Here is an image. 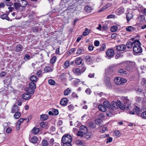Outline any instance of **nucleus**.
Returning <instances> with one entry per match:
<instances>
[{"instance_id": "47", "label": "nucleus", "mask_w": 146, "mask_h": 146, "mask_svg": "<svg viewBox=\"0 0 146 146\" xmlns=\"http://www.w3.org/2000/svg\"><path fill=\"white\" fill-rule=\"evenodd\" d=\"M141 117L142 118L146 119V111H144L141 113Z\"/></svg>"}, {"instance_id": "52", "label": "nucleus", "mask_w": 146, "mask_h": 146, "mask_svg": "<svg viewBox=\"0 0 146 146\" xmlns=\"http://www.w3.org/2000/svg\"><path fill=\"white\" fill-rule=\"evenodd\" d=\"M75 143L77 145H82V143L80 140H77L75 141Z\"/></svg>"}, {"instance_id": "23", "label": "nucleus", "mask_w": 146, "mask_h": 146, "mask_svg": "<svg viewBox=\"0 0 146 146\" xmlns=\"http://www.w3.org/2000/svg\"><path fill=\"white\" fill-rule=\"evenodd\" d=\"M40 58L41 60L40 61H36V64L35 63H33L32 64V65L33 67L35 68V66H36V64H38V63H42L44 62V60H43V58L42 57Z\"/></svg>"}, {"instance_id": "40", "label": "nucleus", "mask_w": 146, "mask_h": 146, "mask_svg": "<svg viewBox=\"0 0 146 146\" xmlns=\"http://www.w3.org/2000/svg\"><path fill=\"white\" fill-rule=\"evenodd\" d=\"M71 92V90L69 88H67L64 90V95H68Z\"/></svg>"}, {"instance_id": "54", "label": "nucleus", "mask_w": 146, "mask_h": 146, "mask_svg": "<svg viewBox=\"0 0 146 146\" xmlns=\"http://www.w3.org/2000/svg\"><path fill=\"white\" fill-rule=\"evenodd\" d=\"M76 49L75 48H72L70 50L68 51L69 54H71L74 53Z\"/></svg>"}, {"instance_id": "39", "label": "nucleus", "mask_w": 146, "mask_h": 146, "mask_svg": "<svg viewBox=\"0 0 146 146\" xmlns=\"http://www.w3.org/2000/svg\"><path fill=\"white\" fill-rule=\"evenodd\" d=\"M21 115V113L20 112H16L14 115V117L16 119H18L19 118Z\"/></svg>"}, {"instance_id": "15", "label": "nucleus", "mask_w": 146, "mask_h": 146, "mask_svg": "<svg viewBox=\"0 0 146 146\" xmlns=\"http://www.w3.org/2000/svg\"><path fill=\"white\" fill-rule=\"evenodd\" d=\"M44 70L46 72H52L53 70V67L51 66H46L44 68Z\"/></svg>"}, {"instance_id": "64", "label": "nucleus", "mask_w": 146, "mask_h": 146, "mask_svg": "<svg viewBox=\"0 0 146 146\" xmlns=\"http://www.w3.org/2000/svg\"><path fill=\"white\" fill-rule=\"evenodd\" d=\"M115 16L114 15H110L108 16L107 18L108 19L111 18H115Z\"/></svg>"}, {"instance_id": "44", "label": "nucleus", "mask_w": 146, "mask_h": 146, "mask_svg": "<svg viewBox=\"0 0 146 146\" xmlns=\"http://www.w3.org/2000/svg\"><path fill=\"white\" fill-rule=\"evenodd\" d=\"M117 29V27L116 26H113L111 27L110 30L112 32H115Z\"/></svg>"}, {"instance_id": "12", "label": "nucleus", "mask_w": 146, "mask_h": 146, "mask_svg": "<svg viewBox=\"0 0 146 146\" xmlns=\"http://www.w3.org/2000/svg\"><path fill=\"white\" fill-rule=\"evenodd\" d=\"M72 70L73 72L77 75H79L81 73L80 72V68H73Z\"/></svg>"}, {"instance_id": "60", "label": "nucleus", "mask_w": 146, "mask_h": 146, "mask_svg": "<svg viewBox=\"0 0 146 146\" xmlns=\"http://www.w3.org/2000/svg\"><path fill=\"white\" fill-rule=\"evenodd\" d=\"M12 131V129L10 127L7 128L6 130V132L7 133H10Z\"/></svg>"}, {"instance_id": "51", "label": "nucleus", "mask_w": 146, "mask_h": 146, "mask_svg": "<svg viewBox=\"0 0 146 146\" xmlns=\"http://www.w3.org/2000/svg\"><path fill=\"white\" fill-rule=\"evenodd\" d=\"M52 111L53 112V115H58V111L57 110L54 109L53 110H52Z\"/></svg>"}, {"instance_id": "2", "label": "nucleus", "mask_w": 146, "mask_h": 146, "mask_svg": "<svg viewBox=\"0 0 146 146\" xmlns=\"http://www.w3.org/2000/svg\"><path fill=\"white\" fill-rule=\"evenodd\" d=\"M135 63L134 62H127L124 65L126 66L127 70L129 71H132L135 68Z\"/></svg>"}, {"instance_id": "53", "label": "nucleus", "mask_w": 146, "mask_h": 146, "mask_svg": "<svg viewBox=\"0 0 146 146\" xmlns=\"http://www.w3.org/2000/svg\"><path fill=\"white\" fill-rule=\"evenodd\" d=\"M69 61L68 60L66 61L64 63V65L66 68L68 67L69 66Z\"/></svg>"}, {"instance_id": "9", "label": "nucleus", "mask_w": 146, "mask_h": 146, "mask_svg": "<svg viewBox=\"0 0 146 146\" xmlns=\"http://www.w3.org/2000/svg\"><path fill=\"white\" fill-rule=\"evenodd\" d=\"M116 49L118 51H122L124 50L126 48L124 44H121L115 46Z\"/></svg>"}, {"instance_id": "28", "label": "nucleus", "mask_w": 146, "mask_h": 146, "mask_svg": "<svg viewBox=\"0 0 146 146\" xmlns=\"http://www.w3.org/2000/svg\"><path fill=\"white\" fill-rule=\"evenodd\" d=\"M1 18L3 19H6L9 21V18L7 14H3L1 16Z\"/></svg>"}, {"instance_id": "49", "label": "nucleus", "mask_w": 146, "mask_h": 146, "mask_svg": "<svg viewBox=\"0 0 146 146\" xmlns=\"http://www.w3.org/2000/svg\"><path fill=\"white\" fill-rule=\"evenodd\" d=\"M35 15V13L33 11L29 13V18L33 17Z\"/></svg>"}, {"instance_id": "21", "label": "nucleus", "mask_w": 146, "mask_h": 146, "mask_svg": "<svg viewBox=\"0 0 146 146\" xmlns=\"http://www.w3.org/2000/svg\"><path fill=\"white\" fill-rule=\"evenodd\" d=\"M104 105L106 107V108H110L111 106L110 104L107 100L105 101L103 103Z\"/></svg>"}, {"instance_id": "59", "label": "nucleus", "mask_w": 146, "mask_h": 146, "mask_svg": "<svg viewBox=\"0 0 146 146\" xmlns=\"http://www.w3.org/2000/svg\"><path fill=\"white\" fill-rule=\"evenodd\" d=\"M112 140V138L111 137H108L107 139L106 143H108L111 142Z\"/></svg>"}, {"instance_id": "8", "label": "nucleus", "mask_w": 146, "mask_h": 146, "mask_svg": "<svg viewBox=\"0 0 146 146\" xmlns=\"http://www.w3.org/2000/svg\"><path fill=\"white\" fill-rule=\"evenodd\" d=\"M140 111V109L139 108L136 106L134 109L133 111H130L129 112V113L132 114H136L138 115Z\"/></svg>"}, {"instance_id": "33", "label": "nucleus", "mask_w": 146, "mask_h": 146, "mask_svg": "<svg viewBox=\"0 0 146 146\" xmlns=\"http://www.w3.org/2000/svg\"><path fill=\"white\" fill-rule=\"evenodd\" d=\"M123 11L124 9L122 7H120L117 10V12L118 15L123 13Z\"/></svg>"}, {"instance_id": "41", "label": "nucleus", "mask_w": 146, "mask_h": 146, "mask_svg": "<svg viewBox=\"0 0 146 146\" xmlns=\"http://www.w3.org/2000/svg\"><path fill=\"white\" fill-rule=\"evenodd\" d=\"M48 83L50 85H54L55 84V81L52 79H50L48 80Z\"/></svg>"}, {"instance_id": "31", "label": "nucleus", "mask_w": 146, "mask_h": 146, "mask_svg": "<svg viewBox=\"0 0 146 146\" xmlns=\"http://www.w3.org/2000/svg\"><path fill=\"white\" fill-rule=\"evenodd\" d=\"M48 141L46 140L43 139L41 143L42 146H48Z\"/></svg>"}, {"instance_id": "61", "label": "nucleus", "mask_w": 146, "mask_h": 146, "mask_svg": "<svg viewBox=\"0 0 146 146\" xmlns=\"http://www.w3.org/2000/svg\"><path fill=\"white\" fill-rule=\"evenodd\" d=\"M94 45L96 46H98L100 44V42L98 40H96L94 42Z\"/></svg>"}, {"instance_id": "4", "label": "nucleus", "mask_w": 146, "mask_h": 146, "mask_svg": "<svg viewBox=\"0 0 146 146\" xmlns=\"http://www.w3.org/2000/svg\"><path fill=\"white\" fill-rule=\"evenodd\" d=\"M131 41H128L126 43V46L128 48H131L133 46V45L135 43L136 41H137V39H136L134 40V39L132 38L131 39Z\"/></svg>"}, {"instance_id": "6", "label": "nucleus", "mask_w": 146, "mask_h": 146, "mask_svg": "<svg viewBox=\"0 0 146 146\" xmlns=\"http://www.w3.org/2000/svg\"><path fill=\"white\" fill-rule=\"evenodd\" d=\"M106 54L108 58H111L114 55V51L113 49H109L106 52Z\"/></svg>"}, {"instance_id": "56", "label": "nucleus", "mask_w": 146, "mask_h": 146, "mask_svg": "<svg viewBox=\"0 0 146 146\" xmlns=\"http://www.w3.org/2000/svg\"><path fill=\"white\" fill-rule=\"evenodd\" d=\"M83 133H84L82 131H79L77 133V135L78 136H82Z\"/></svg>"}, {"instance_id": "24", "label": "nucleus", "mask_w": 146, "mask_h": 146, "mask_svg": "<svg viewBox=\"0 0 146 146\" xmlns=\"http://www.w3.org/2000/svg\"><path fill=\"white\" fill-rule=\"evenodd\" d=\"M84 10L87 13H90L92 10L91 7L88 6H86L84 8Z\"/></svg>"}, {"instance_id": "22", "label": "nucleus", "mask_w": 146, "mask_h": 146, "mask_svg": "<svg viewBox=\"0 0 146 146\" xmlns=\"http://www.w3.org/2000/svg\"><path fill=\"white\" fill-rule=\"evenodd\" d=\"M48 118V116L46 114H42L41 115L40 119L42 121H45Z\"/></svg>"}, {"instance_id": "20", "label": "nucleus", "mask_w": 146, "mask_h": 146, "mask_svg": "<svg viewBox=\"0 0 146 146\" xmlns=\"http://www.w3.org/2000/svg\"><path fill=\"white\" fill-rule=\"evenodd\" d=\"M37 77L35 76H32L30 78L31 81L34 82H36L37 81Z\"/></svg>"}, {"instance_id": "35", "label": "nucleus", "mask_w": 146, "mask_h": 146, "mask_svg": "<svg viewBox=\"0 0 146 146\" xmlns=\"http://www.w3.org/2000/svg\"><path fill=\"white\" fill-rule=\"evenodd\" d=\"M23 48V46L21 45H17L16 48V50L17 52H19Z\"/></svg>"}, {"instance_id": "25", "label": "nucleus", "mask_w": 146, "mask_h": 146, "mask_svg": "<svg viewBox=\"0 0 146 146\" xmlns=\"http://www.w3.org/2000/svg\"><path fill=\"white\" fill-rule=\"evenodd\" d=\"M126 30L128 32H134L135 29L131 26H128L126 29Z\"/></svg>"}, {"instance_id": "62", "label": "nucleus", "mask_w": 146, "mask_h": 146, "mask_svg": "<svg viewBox=\"0 0 146 146\" xmlns=\"http://www.w3.org/2000/svg\"><path fill=\"white\" fill-rule=\"evenodd\" d=\"M6 74V73L4 72H2L0 74V77H3Z\"/></svg>"}, {"instance_id": "46", "label": "nucleus", "mask_w": 146, "mask_h": 146, "mask_svg": "<svg viewBox=\"0 0 146 146\" xmlns=\"http://www.w3.org/2000/svg\"><path fill=\"white\" fill-rule=\"evenodd\" d=\"M27 3L26 1H22V3H21V7H25L27 5Z\"/></svg>"}, {"instance_id": "19", "label": "nucleus", "mask_w": 146, "mask_h": 146, "mask_svg": "<svg viewBox=\"0 0 146 146\" xmlns=\"http://www.w3.org/2000/svg\"><path fill=\"white\" fill-rule=\"evenodd\" d=\"M82 60V58L78 57L76 58L75 60V63L78 65H79L81 64Z\"/></svg>"}, {"instance_id": "63", "label": "nucleus", "mask_w": 146, "mask_h": 146, "mask_svg": "<svg viewBox=\"0 0 146 146\" xmlns=\"http://www.w3.org/2000/svg\"><path fill=\"white\" fill-rule=\"evenodd\" d=\"M94 48V46L92 45H90L88 47V49L90 51H92L93 50Z\"/></svg>"}, {"instance_id": "32", "label": "nucleus", "mask_w": 146, "mask_h": 146, "mask_svg": "<svg viewBox=\"0 0 146 146\" xmlns=\"http://www.w3.org/2000/svg\"><path fill=\"white\" fill-rule=\"evenodd\" d=\"M38 138L36 137H32L31 140V142L33 143H36L37 141Z\"/></svg>"}, {"instance_id": "14", "label": "nucleus", "mask_w": 146, "mask_h": 146, "mask_svg": "<svg viewBox=\"0 0 146 146\" xmlns=\"http://www.w3.org/2000/svg\"><path fill=\"white\" fill-rule=\"evenodd\" d=\"M85 60L88 63H90L93 61L92 58L90 55H87L86 56Z\"/></svg>"}, {"instance_id": "17", "label": "nucleus", "mask_w": 146, "mask_h": 146, "mask_svg": "<svg viewBox=\"0 0 146 146\" xmlns=\"http://www.w3.org/2000/svg\"><path fill=\"white\" fill-rule=\"evenodd\" d=\"M31 95L29 94L25 93L23 94L22 97L24 99L28 100L30 99L31 97Z\"/></svg>"}, {"instance_id": "30", "label": "nucleus", "mask_w": 146, "mask_h": 146, "mask_svg": "<svg viewBox=\"0 0 146 146\" xmlns=\"http://www.w3.org/2000/svg\"><path fill=\"white\" fill-rule=\"evenodd\" d=\"M90 30L87 28L85 29V30L83 32L82 35L84 36H86L88 35L90 32Z\"/></svg>"}, {"instance_id": "43", "label": "nucleus", "mask_w": 146, "mask_h": 146, "mask_svg": "<svg viewBox=\"0 0 146 146\" xmlns=\"http://www.w3.org/2000/svg\"><path fill=\"white\" fill-rule=\"evenodd\" d=\"M118 72L122 74H126L127 72L123 69H120L118 70Z\"/></svg>"}, {"instance_id": "29", "label": "nucleus", "mask_w": 146, "mask_h": 146, "mask_svg": "<svg viewBox=\"0 0 146 146\" xmlns=\"http://www.w3.org/2000/svg\"><path fill=\"white\" fill-rule=\"evenodd\" d=\"M39 129L37 127H34L32 130L33 133L35 134H38L39 132Z\"/></svg>"}, {"instance_id": "27", "label": "nucleus", "mask_w": 146, "mask_h": 146, "mask_svg": "<svg viewBox=\"0 0 146 146\" xmlns=\"http://www.w3.org/2000/svg\"><path fill=\"white\" fill-rule=\"evenodd\" d=\"M40 126L42 128H46L47 127L48 123L45 122H42L40 123Z\"/></svg>"}, {"instance_id": "42", "label": "nucleus", "mask_w": 146, "mask_h": 146, "mask_svg": "<svg viewBox=\"0 0 146 146\" xmlns=\"http://www.w3.org/2000/svg\"><path fill=\"white\" fill-rule=\"evenodd\" d=\"M56 57L55 56H54L51 59L50 62L52 64H53L56 62Z\"/></svg>"}, {"instance_id": "36", "label": "nucleus", "mask_w": 146, "mask_h": 146, "mask_svg": "<svg viewBox=\"0 0 146 146\" xmlns=\"http://www.w3.org/2000/svg\"><path fill=\"white\" fill-rule=\"evenodd\" d=\"M88 126L91 128H94L96 127V125L91 122H89L88 123Z\"/></svg>"}, {"instance_id": "5", "label": "nucleus", "mask_w": 146, "mask_h": 146, "mask_svg": "<svg viewBox=\"0 0 146 146\" xmlns=\"http://www.w3.org/2000/svg\"><path fill=\"white\" fill-rule=\"evenodd\" d=\"M104 82L106 86L109 88H111V86L110 81V78L108 77H105L104 79Z\"/></svg>"}, {"instance_id": "37", "label": "nucleus", "mask_w": 146, "mask_h": 146, "mask_svg": "<svg viewBox=\"0 0 146 146\" xmlns=\"http://www.w3.org/2000/svg\"><path fill=\"white\" fill-rule=\"evenodd\" d=\"M84 52V50L82 48H78L76 52V54H81L83 53Z\"/></svg>"}, {"instance_id": "34", "label": "nucleus", "mask_w": 146, "mask_h": 146, "mask_svg": "<svg viewBox=\"0 0 146 146\" xmlns=\"http://www.w3.org/2000/svg\"><path fill=\"white\" fill-rule=\"evenodd\" d=\"M13 5L15 8L17 9H19L20 7H21V3H14Z\"/></svg>"}, {"instance_id": "11", "label": "nucleus", "mask_w": 146, "mask_h": 146, "mask_svg": "<svg viewBox=\"0 0 146 146\" xmlns=\"http://www.w3.org/2000/svg\"><path fill=\"white\" fill-rule=\"evenodd\" d=\"M80 129L81 130H82V132H83L84 134L86 133L88 131V128L87 127L84 125L81 126L80 127Z\"/></svg>"}, {"instance_id": "38", "label": "nucleus", "mask_w": 146, "mask_h": 146, "mask_svg": "<svg viewBox=\"0 0 146 146\" xmlns=\"http://www.w3.org/2000/svg\"><path fill=\"white\" fill-rule=\"evenodd\" d=\"M132 17V15L131 13H127L126 15V19L128 21H130Z\"/></svg>"}, {"instance_id": "3", "label": "nucleus", "mask_w": 146, "mask_h": 146, "mask_svg": "<svg viewBox=\"0 0 146 146\" xmlns=\"http://www.w3.org/2000/svg\"><path fill=\"white\" fill-rule=\"evenodd\" d=\"M29 88L27 89L26 91L29 94H33L34 93V90L36 88V84L34 82H31L29 84Z\"/></svg>"}, {"instance_id": "10", "label": "nucleus", "mask_w": 146, "mask_h": 146, "mask_svg": "<svg viewBox=\"0 0 146 146\" xmlns=\"http://www.w3.org/2000/svg\"><path fill=\"white\" fill-rule=\"evenodd\" d=\"M112 106L118 109L119 106V104H121V102L120 101H117V102L113 101L111 102Z\"/></svg>"}, {"instance_id": "48", "label": "nucleus", "mask_w": 146, "mask_h": 146, "mask_svg": "<svg viewBox=\"0 0 146 146\" xmlns=\"http://www.w3.org/2000/svg\"><path fill=\"white\" fill-rule=\"evenodd\" d=\"M86 135V137L87 139H89L90 138L92 137V134L91 133H87Z\"/></svg>"}, {"instance_id": "58", "label": "nucleus", "mask_w": 146, "mask_h": 146, "mask_svg": "<svg viewBox=\"0 0 146 146\" xmlns=\"http://www.w3.org/2000/svg\"><path fill=\"white\" fill-rule=\"evenodd\" d=\"M86 68L85 66H83L80 69V72L81 73L84 72L86 70Z\"/></svg>"}, {"instance_id": "13", "label": "nucleus", "mask_w": 146, "mask_h": 146, "mask_svg": "<svg viewBox=\"0 0 146 146\" xmlns=\"http://www.w3.org/2000/svg\"><path fill=\"white\" fill-rule=\"evenodd\" d=\"M114 81L115 83L117 85L122 84V82L121 81V78L117 77L114 79Z\"/></svg>"}, {"instance_id": "57", "label": "nucleus", "mask_w": 146, "mask_h": 146, "mask_svg": "<svg viewBox=\"0 0 146 146\" xmlns=\"http://www.w3.org/2000/svg\"><path fill=\"white\" fill-rule=\"evenodd\" d=\"M101 120L100 119H97L96 120V123L98 125H100L101 124Z\"/></svg>"}, {"instance_id": "1", "label": "nucleus", "mask_w": 146, "mask_h": 146, "mask_svg": "<svg viewBox=\"0 0 146 146\" xmlns=\"http://www.w3.org/2000/svg\"><path fill=\"white\" fill-rule=\"evenodd\" d=\"M141 44L139 42V40L135 42V43L133 45V51L136 54H139L141 53L142 49L141 47Z\"/></svg>"}, {"instance_id": "55", "label": "nucleus", "mask_w": 146, "mask_h": 146, "mask_svg": "<svg viewBox=\"0 0 146 146\" xmlns=\"http://www.w3.org/2000/svg\"><path fill=\"white\" fill-rule=\"evenodd\" d=\"M119 108H120L121 110H124L125 109V104L123 106L121 105V104H119Z\"/></svg>"}, {"instance_id": "16", "label": "nucleus", "mask_w": 146, "mask_h": 146, "mask_svg": "<svg viewBox=\"0 0 146 146\" xmlns=\"http://www.w3.org/2000/svg\"><path fill=\"white\" fill-rule=\"evenodd\" d=\"M98 109L101 111L105 112L106 111V108L104 105L100 104L98 106Z\"/></svg>"}, {"instance_id": "50", "label": "nucleus", "mask_w": 146, "mask_h": 146, "mask_svg": "<svg viewBox=\"0 0 146 146\" xmlns=\"http://www.w3.org/2000/svg\"><path fill=\"white\" fill-rule=\"evenodd\" d=\"M141 83L143 86H146V80L145 78H143L142 79Z\"/></svg>"}, {"instance_id": "26", "label": "nucleus", "mask_w": 146, "mask_h": 146, "mask_svg": "<svg viewBox=\"0 0 146 146\" xmlns=\"http://www.w3.org/2000/svg\"><path fill=\"white\" fill-rule=\"evenodd\" d=\"M72 82H73V84L75 86L77 85L78 83L80 82V80L79 79H76V78H72L71 80Z\"/></svg>"}, {"instance_id": "7", "label": "nucleus", "mask_w": 146, "mask_h": 146, "mask_svg": "<svg viewBox=\"0 0 146 146\" xmlns=\"http://www.w3.org/2000/svg\"><path fill=\"white\" fill-rule=\"evenodd\" d=\"M72 141V137L69 134L64 135V143H71Z\"/></svg>"}, {"instance_id": "45", "label": "nucleus", "mask_w": 146, "mask_h": 146, "mask_svg": "<svg viewBox=\"0 0 146 146\" xmlns=\"http://www.w3.org/2000/svg\"><path fill=\"white\" fill-rule=\"evenodd\" d=\"M24 121L23 119L22 118H20L17 122V124H19V129L20 128V125Z\"/></svg>"}, {"instance_id": "18", "label": "nucleus", "mask_w": 146, "mask_h": 146, "mask_svg": "<svg viewBox=\"0 0 146 146\" xmlns=\"http://www.w3.org/2000/svg\"><path fill=\"white\" fill-rule=\"evenodd\" d=\"M19 110V108L17 105H14L13 106L12 110V112L14 113L15 112H18Z\"/></svg>"}]
</instances>
